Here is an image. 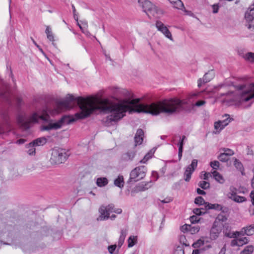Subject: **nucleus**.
<instances>
[{
	"instance_id": "a211bd4d",
	"label": "nucleus",
	"mask_w": 254,
	"mask_h": 254,
	"mask_svg": "<svg viewBox=\"0 0 254 254\" xmlns=\"http://www.w3.org/2000/svg\"><path fill=\"white\" fill-rule=\"evenodd\" d=\"M138 2L140 6L142 8L143 11L146 13L151 8L153 5L148 0H138Z\"/></svg>"
},
{
	"instance_id": "37998d69",
	"label": "nucleus",
	"mask_w": 254,
	"mask_h": 254,
	"mask_svg": "<svg viewBox=\"0 0 254 254\" xmlns=\"http://www.w3.org/2000/svg\"><path fill=\"white\" fill-rule=\"evenodd\" d=\"M190 221L192 224H196L200 221V217L196 215H193L190 217Z\"/></svg>"
},
{
	"instance_id": "f3484780",
	"label": "nucleus",
	"mask_w": 254,
	"mask_h": 254,
	"mask_svg": "<svg viewBox=\"0 0 254 254\" xmlns=\"http://www.w3.org/2000/svg\"><path fill=\"white\" fill-rule=\"evenodd\" d=\"M153 184L152 181L141 182L138 184L135 190H146L150 188L151 187L153 186Z\"/></svg>"
},
{
	"instance_id": "f704fd0d",
	"label": "nucleus",
	"mask_w": 254,
	"mask_h": 254,
	"mask_svg": "<svg viewBox=\"0 0 254 254\" xmlns=\"http://www.w3.org/2000/svg\"><path fill=\"white\" fill-rule=\"evenodd\" d=\"M187 139V137L185 135H183L180 139L177 144L178 146V149H184V145L185 144V141Z\"/></svg>"
},
{
	"instance_id": "338daca9",
	"label": "nucleus",
	"mask_w": 254,
	"mask_h": 254,
	"mask_svg": "<svg viewBox=\"0 0 254 254\" xmlns=\"http://www.w3.org/2000/svg\"><path fill=\"white\" fill-rule=\"evenodd\" d=\"M104 54L106 57L107 60H108L109 61H110V57L109 55H107L105 52H104Z\"/></svg>"
},
{
	"instance_id": "ddd939ff",
	"label": "nucleus",
	"mask_w": 254,
	"mask_h": 254,
	"mask_svg": "<svg viewBox=\"0 0 254 254\" xmlns=\"http://www.w3.org/2000/svg\"><path fill=\"white\" fill-rule=\"evenodd\" d=\"M200 226L198 224H185L181 227V230L185 233L190 232L191 234H194L199 232Z\"/></svg>"
},
{
	"instance_id": "1a4fd4ad",
	"label": "nucleus",
	"mask_w": 254,
	"mask_h": 254,
	"mask_svg": "<svg viewBox=\"0 0 254 254\" xmlns=\"http://www.w3.org/2000/svg\"><path fill=\"white\" fill-rule=\"evenodd\" d=\"M111 209V206L110 205L108 206L102 205L99 209L100 215L97 218V220L104 221L107 220L109 218Z\"/></svg>"
},
{
	"instance_id": "e2e57ef3",
	"label": "nucleus",
	"mask_w": 254,
	"mask_h": 254,
	"mask_svg": "<svg viewBox=\"0 0 254 254\" xmlns=\"http://www.w3.org/2000/svg\"><path fill=\"white\" fill-rule=\"evenodd\" d=\"M25 142V140L24 139H20L16 141V143L18 144H21L24 143Z\"/></svg>"
},
{
	"instance_id": "5fc2aeb1",
	"label": "nucleus",
	"mask_w": 254,
	"mask_h": 254,
	"mask_svg": "<svg viewBox=\"0 0 254 254\" xmlns=\"http://www.w3.org/2000/svg\"><path fill=\"white\" fill-rule=\"evenodd\" d=\"M213 8V12L214 13H216L218 12L219 10V6L218 4H215L212 5Z\"/></svg>"
},
{
	"instance_id": "09e8293b",
	"label": "nucleus",
	"mask_w": 254,
	"mask_h": 254,
	"mask_svg": "<svg viewBox=\"0 0 254 254\" xmlns=\"http://www.w3.org/2000/svg\"><path fill=\"white\" fill-rule=\"evenodd\" d=\"M173 254H185L184 250L182 247L178 246L175 250Z\"/></svg>"
},
{
	"instance_id": "423d86ee",
	"label": "nucleus",
	"mask_w": 254,
	"mask_h": 254,
	"mask_svg": "<svg viewBox=\"0 0 254 254\" xmlns=\"http://www.w3.org/2000/svg\"><path fill=\"white\" fill-rule=\"evenodd\" d=\"M254 232V226L253 225H250L246 227L243 228L240 232H235L232 233H229L227 235V237L230 238H235L237 236H239L240 235L244 236L245 235L250 236L253 235Z\"/></svg>"
},
{
	"instance_id": "72a5a7b5",
	"label": "nucleus",
	"mask_w": 254,
	"mask_h": 254,
	"mask_svg": "<svg viewBox=\"0 0 254 254\" xmlns=\"http://www.w3.org/2000/svg\"><path fill=\"white\" fill-rule=\"evenodd\" d=\"M209 209H215L217 210H221L223 212H225V210L223 209V207L220 204H208Z\"/></svg>"
},
{
	"instance_id": "39448f33",
	"label": "nucleus",
	"mask_w": 254,
	"mask_h": 254,
	"mask_svg": "<svg viewBox=\"0 0 254 254\" xmlns=\"http://www.w3.org/2000/svg\"><path fill=\"white\" fill-rule=\"evenodd\" d=\"M147 168L145 166L136 167L131 171L127 183L129 184L132 182H136L143 179L145 176Z\"/></svg>"
},
{
	"instance_id": "2eb2a0df",
	"label": "nucleus",
	"mask_w": 254,
	"mask_h": 254,
	"mask_svg": "<svg viewBox=\"0 0 254 254\" xmlns=\"http://www.w3.org/2000/svg\"><path fill=\"white\" fill-rule=\"evenodd\" d=\"M214 71L213 70L209 71L204 75L202 79L200 78L198 80V86L200 87L202 83H205L209 82L214 77Z\"/></svg>"
},
{
	"instance_id": "cd10ccee",
	"label": "nucleus",
	"mask_w": 254,
	"mask_h": 254,
	"mask_svg": "<svg viewBox=\"0 0 254 254\" xmlns=\"http://www.w3.org/2000/svg\"><path fill=\"white\" fill-rule=\"evenodd\" d=\"M208 243V241L206 240V238H202L193 243L192 246L194 248L197 249Z\"/></svg>"
},
{
	"instance_id": "c9c22d12",
	"label": "nucleus",
	"mask_w": 254,
	"mask_h": 254,
	"mask_svg": "<svg viewBox=\"0 0 254 254\" xmlns=\"http://www.w3.org/2000/svg\"><path fill=\"white\" fill-rule=\"evenodd\" d=\"M35 147V145H32V146H30V143L27 145V153L30 155H34L36 153V149Z\"/></svg>"
},
{
	"instance_id": "f257e3e1",
	"label": "nucleus",
	"mask_w": 254,
	"mask_h": 254,
	"mask_svg": "<svg viewBox=\"0 0 254 254\" xmlns=\"http://www.w3.org/2000/svg\"><path fill=\"white\" fill-rule=\"evenodd\" d=\"M76 104L80 109L79 112L73 116H64L56 122L50 121L47 125H42L41 130L48 131L60 129L64 125L88 117L96 110H99L102 115H107L106 118L103 119L106 126H110L111 123V103L109 99L105 97L103 92L86 98L75 97L72 94H68L64 99L57 102L56 109L52 112L44 109L33 113L29 117L19 115L17 118V123L23 129H27L31 124L37 123L39 120L48 122L49 113L54 115L63 110L73 108Z\"/></svg>"
},
{
	"instance_id": "680f3d73",
	"label": "nucleus",
	"mask_w": 254,
	"mask_h": 254,
	"mask_svg": "<svg viewBox=\"0 0 254 254\" xmlns=\"http://www.w3.org/2000/svg\"><path fill=\"white\" fill-rule=\"evenodd\" d=\"M233 94L232 92H227L226 93H220V96L222 97V96L228 95L229 94Z\"/></svg>"
},
{
	"instance_id": "58836bf2",
	"label": "nucleus",
	"mask_w": 254,
	"mask_h": 254,
	"mask_svg": "<svg viewBox=\"0 0 254 254\" xmlns=\"http://www.w3.org/2000/svg\"><path fill=\"white\" fill-rule=\"evenodd\" d=\"M218 159L222 162H226L229 160V156H227L224 152H221L218 156Z\"/></svg>"
},
{
	"instance_id": "e433bc0d",
	"label": "nucleus",
	"mask_w": 254,
	"mask_h": 254,
	"mask_svg": "<svg viewBox=\"0 0 254 254\" xmlns=\"http://www.w3.org/2000/svg\"><path fill=\"white\" fill-rule=\"evenodd\" d=\"M254 251V247L252 246H249L246 247L240 254H252Z\"/></svg>"
},
{
	"instance_id": "dca6fc26",
	"label": "nucleus",
	"mask_w": 254,
	"mask_h": 254,
	"mask_svg": "<svg viewBox=\"0 0 254 254\" xmlns=\"http://www.w3.org/2000/svg\"><path fill=\"white\" fill-rule=\"evenodd\" d=\"M144 135V133L142 129L139 128L137 130L134 137L135 146L142 144L143 140Z\"/></svg>"
},
{
	"instance_id": "7c9ffc66",
	"label": "nucleus",
	"mask_w": 254,
	"mask_h": 254,
	"mask_svg": "<svg viewBox=\"0 0 254 254\" xmlns=\"http://www.w3.org/2000/svg\"><path fill=\"white\" fill-rule=\"evenodd\" d=\"M137 242V237L135 236H130L127 240L128 248H131Z\"/></svg>"
},
{
	"instance_id": "5701e85b",
	"label": "nucleus",
	"mask_w": 254,
	"mask_h": 254,
	"mask_svg": "<svg viewBox=\"0 0 254 254\" xmlns=\"http://www.w3.org/2000/svg\"><path fill=\"white\" fill-rule=\"evenodd\" d=\"M127 233V232L126 230H122L121 231L120 236L118 242V244L117 245L118 249L120 250H122L121 248L124 243Z\"/></svg>"
},
{
	"instance_id": "473e14b6",
	"label": "nucleus",
	"mask_w": 254,
	"mask_h": 254,
	"mask_svg": "<svg viewBox=\"0 0 254 254\" xmlns=\"http://www.w3.org/2000/svg\"><path fill=\"white\" fill-rule=\"evenodd\" d=\"M227 220V217L223 215H219L216 218L214 222H217L218 225H221V227H223V222Z\"/></svg>"
},
{
	"instance_id": "0eeeda50",
	"label": "nucleus",
	"mask_w": 254,
	"mask_h": 254,
	"mask_svg": "<svg viewBox=\"0 0 254 254\" xmlns=\"http://www.w3.org/2000/svg\"><path fill=\"white\" fill-rule=\"evenodd\" d=\"M197 166V160L194 159L192 160L190 165L186 167L184 173V180L186 182H189L191 175L196 168Z\"/></svg>"
},
{
	"instance_id": "49530a36",
	"label": "nucleus",
	"mask_w": 254,
	"mask_h": 254,
	"mask_svg": "<svg viewBox=\"0 0 254 254\" xmlns=\"http://www.w3.org/2000/svg\"><path fill=\"white\" fill-rule=\"evenodd\" d=\"M180 242L183 245L188 247L189 246L190 244L187 243L186 237L184 235H181L180 237Z\"/></svg>"
},
{
	"instance_id": "052dcab7",
	"label": "nucleus",
	"mask_w": 254,
	"mask_h": 254,
	"mask_svg": "<svg viewBox=\"0 0 254 254\" xmlns=\"http://www.w3.org/2000/svg\"><path fill=\"white\" fill-rule=\"evenodd\" d=\"M205 246L204 248L203 249V250L206 251L212 248V246L209 244H207V243H206L205 244Z\"/></svg>"
},
{
	"instance_id": "b1692460",
	"label": "nucleus",
	"mask_w": 254,
	"mask_h": 254,
	"mask_svg": "<svg viewBox=\"0 0 254 254\" xmlns=\"http://www.w3.org/2000/svg\"><path fill=\"white\" fill-rule=\"evenodd\" d=\"M114 184L115 186L122 189L125 184L124 177L121 175H119L114 181Z\"/></svg>"
},
{
	"instance_id": "c756f323",
	"label": "nucleus",
	"mask_w": 254,
	"mask_h": 254,
	"mask_svg": "<svg viewBox=\"0 0 254 254\" xmlns=\"http://www.w3.org/2000/svg\"><path fill=\"white\" fill-rule=\"evenodd\" d=\"M155 151V149H152L150 150L147 153H146L145 154V155L144 156L143 159H142L140 161V162L141 163H143V164L146 163L149 159H150V158H151L153 157Z\"/></svg>"
},
{
	"instance_id": "393cba45",
	"label": "nucleus",
	"mask_w": 254,
	"mask_h": 254,
	"mask_svg": "<svg viewBox=\"0 0 254 254\" xmlns=\"http://www.w3.org/2000/svg\"><path fill=\"white\" fill-rule=\"evenodd\" d=\"M135 154L134 150H129L122 155V159L125 161L132 160Z\"/></svg>"
},
{
	"instance_id": "412c9836",
	"label": "nucleus",
	"mask_w": 254,
	"mask_h": 254,
	"mask_svg": "<svg viewBox=\"0 0 254 254\" xmlns=\"http://www.w3.org/2000/svg\"><path fill=\"white\" fill-rule=\"evenodd\" d=\"M76 21H77V24L79 27V28L81 29V30L82 31V32L83 33H84L85 35H86L87 36H89L90 33L87 30L88 24H87V21H80V23H79L77 19H76Z\"/></svg>"
},
{
	"instance_id": "9b49d317",
	"label": "nucleus",
	"mask_w": 254,
	"mask_h": 254,
	"mask_svg": "<svg viewBox=\"0 0 254 254\" xmlns=\"http://www.w3.org/2000/svg\"><path fill=\"white\" fill-rule=\"evenodd\" d=\"M223 227L218 225L217 222H214L210 231V239L212 240L217 239L221 233Z\"/></svg>"
},
{
	"instance_id": "79ce46f5",
	"label": "nucleus",
	"mask_w": 254,
	"mask_h": 254,
	"mask_svg": "<svg viewBox=\"0 0 254 254\" xmlns=\"http://www.w3.org/2000/svg\"><path fill=\"white\" fill-rule=\"evenodd\" d=\"M245 58L249 61L254 62V53L252 52H249L247 53L245 56Z\"/></svg>"
},
{
	"instance_id": "a18cd8bd",
	"label": "nucleus",
	"mask_w": 254,
	"mask_h": 254,
	"mask_svg": "<svg viewBox=\"0 0 254 254\" xmlns=\"http://www.w3.org/2000/svg\"><path fill=\"white\" fill-rule=\"evenodd\" d=\"M194 202L196 204L202 205L204 203V200L201 196H198L195 198Z\"/></svg>"
},
{
	"instance_id": "f03ea898",
	"label": "nucleus",
	"mask_w": 254,
	"mask_h": 254,
	"mask_svg": "<svg viewBox=\"0 0 254 254\" xmlns=\"http://www.w3.org/2000/svg\"><path fill=\"white\" fill-rule=\"evenodd\" d=\"M199 94L192 93L186 99L173 98L159 102L143 103L141 98H133L128 92L112 86V122L121 120L127 112L144 113L153 116L160 113L171 115L184 110V106L197 99Z\"/></svg>"
},
{
	"instance_id": "4d7b16f0",
	"label": "nucleus",
	"mask_w": 254,
	"mask_h": 254,
	"mask_svg": "<svg viewBox=\"0 0 254 254\" xmlns=\"http://www.w3.org/2000/svg\"><path fill=\"white\" fill-rule=\"evenodd\" d=\"M247 153L248 155H253V151L248 146H247Z\"/></svg>"
},
{
	"instance_id": "f8f14e48",
	"label": "nucleus",
	"mask_w": 254,
	"mask_h": 254,
	"mask_svg": "<svg viewBox=\"0 0 254 254\" xmlns=\"http://www.w3.org/2000/svg\"><path fill=\"white\" fill-rule=\"evenodd\" d=\"M156 27L157 30L161 32L166 37L173 40L172 34L168 28L160 21L157 20L155 23Z\"/></svg>"
},
{
	"instance_id": "6ab92c4d",
	"label": "nucleus",
	"mask_w": 254,
	"mask_h": 254,
	"mask_svg": "<svg viewBox=\"0 0 254 254\" xmlns=\"http://www.w3.org/2000/svg\"><path fill=\"white\" fill-rule=\"evenodd\" d=\"M228 196L229 198L238 203L244 202L246 200L245 197L237 195L236 191L230 192L228 194Z\"/></svg>"
},
{
	"instance_id": "bb28decb",
	"label": "nucleus",
	"mask_w": 254,
	"mask_h": 254,
	"mask_svg": "<svg viewBox=\"0 0 254 254\" xmlns=\"http://www.w3.org/2000/svg\"><path fill=\"white\" fill-rule=\"evenodd\" d=\"M234 166L239 171L241 172L242 175H244V168L242 162L238 159L235 158Z\"/></svg>"
},
{
	"instance_id": "de8ad7c7",
	"label": "nucleus",
	"mask_w": 254,
	"mask_h": 254,
	"mask_svg": "<svg viewBox=\"0 0 254 254\" xmlns=\"http://www.w3.org/2000/svg\"><path fill=\"white\" fill-rule=\"evenodd\" d=\"M202 211H204L203 209L195 208L193 209V212L194 214H195V215L199 217V216L201 215L202 214L204 213V212Z\"/></svg>"
},
{
	"instance_id": "a19ab883",
	"label": "nucleus",
	"mask_w": 254,
	"mask_h": 254,
	"mask_svg": "<svg viewBox=\"0 0 254 254\" xmlns=\"http://www.w3.org/2000/svg\"><path fill=\"white\" fill-rule=\"evenodd\" d=\"M210 177H212V173H210L206 172H202L200 176L201 179L205 181L208 180Z\"/></svg>"
},
{
	"instance_id": "13d9d810",
	"label": "nucleus",
	"mask_w": 254,
	"mask_h": 254,
	"mask_svg": "<svg viewBox=\"0 0 254 254\" xmlns=\"http://www.w3.org/2000/svg\"><path fill=\"white\" fill-rule=\"evenodd\" d=\"M250 197L251 198L252 204L254 205V191H251Z\"/></svg>"
},
{
	"instance_id": "6e6d98bb",
	"label": "nucleus",
	"mask_w": 254,
	"mask_h": 254,
	"mask_svg": "<svg viewBox=\"0 0 254 254\" xmlns=\"http://www.w3.org/2000/svg\"><path fill=\"white\" fill-rule=\"evenodd\" d=\"M183 150L182 149H178V158H179V160H181L182 157V156H183Z\"/></svg>"
},
{
	"instance_id": "4468645a",
	"label": "nucleus",
	"mask_w": 254,
	"mask_h": 254,
	"mask_svg": "<svg viewBox=\"0 0 254 254\" xmlns=\"http://www.w3.org/2000/svg\"><path fill=\"white\" fill-rule=\"evenodd\" d=\"M234 239L232 240L231 245L233 247L238 246L241 247L248 243V239L246 237H244L242 235L234 238Z\"/></svg>"
},
{
	"instance_id": "0e129e2a",
	"label": "nucleus",
	"mask_w": 254,
	"mask_h": 254,
	"mask_svg": "<svg viewBox=\"0 0 254 254\" xmlns=\"http://www.w3.org/2000/svg\"><path fill=\"white\" fill-rule=\"evenodd\" d=\"M118 249L117 244L112 245V254L114 253V251H116Z\"/></svg>"
},
{
	"instance_id": "603ef678",
	"label": "nucleus",
	"mask_w": 254,
	"mask_h": 254,
	"mask_svg": "<svg viewBox=\"0 0 254 254\" xmlns=\"http://www.w3.org/2000/svg\"><path fill=\"white\" fill-rule=\"evenodd\" d=\"M173 200L171 197H167L165 199L162 200H159L162 203H167L172 201Z\"/></svg>"
},
{
	"instance_id": "c03bdc74",
	"label": "nucleus",
	"mask_w": 254,
	"mask_h": 254,
	"mask_svg": "<svg viewBox=\"0 0 254 254\" xmlns=\"http://www.w3.org/2000/svg\"><path fill=\"white\" fill-rule=\"evenodd\" d=\"M224 153L228 156L230 157L234 154V152L231 149L227 148H223L221 149Z\"/></svg>"
},
{
	"instance_id": "774afa93",
	"label": "nucleus",
	"mask_w": 254,
	"mask_h": 254,
	"mask_svg": "<svg viewBox=\"0 0 254 254\" xmlns=\"http://www.w3.org/2000/svg\"><path fill=\"white\" fill-rule=\"evenodd\" d=\"M108 250L110 254H111V245H110V246H108Z\"/></svg>"
},
{
	"instance_id": "aec40b11",
	"label": "nucleus",
	"mask_w": 254,
	"mask_h": 254,
	"mask_svg": "<svg viewBox=\"0 0 254 254\" xmlns=\"http://www.w3.org/2000/svg\"><path fill=\"white\" fill-rule=\"evenodd\" d=\"M47 141V139L45 137H39L30 142V146H32V145H35L36 146L44 145Z\"/></svg>"
},
{
	"instance_id": "864d4df0",
	"label": "nucleus",
	"mask_w": 254,
	"mask_h": 254,
	"mask_svg": "<svg viewBox=\"0 0 254 254\" xmlns=\"http://www.w3.org/2000/svg\"><path fill=\"white\" fill-rule=\"evenodd\" d=\"M205 104V101L204 100H198L196 101L194 106L196 107H200Z\"/></svg>"
},
{
	"instance_id": "9d476101",
	"label": "nucleus",
	"mask_w": 254,
	"mask_h": 254,
	"mask_svg": "<svg viewBox=\"0 0 254 254\" xmlns=\"http://www.w3.org/2000/svg\"><path fill=\"white\" fill-rule=\"evenodd\" d=\"M146 14L150 18L153 17L159 19L163 14V11L160 8L153 4Z\"/></svg>"
},
{
	"instance_id": "a878e982",
	"label": "nucleus",
	"mask_w": 254,
	"mask_h": 254,
	"mask_svg": "<svg viewBox=\"0 0 254 254\" xmlns=\"http://www.w3.org/2000/svg\"><path fill=\"white\" fill-rule=\"evenodd\" d=\"M96 184L99 187L106 186L108 183V180L105 177H98L95 179Z\"/></svg>"
},
{
	"instance_id": "2f4dec72",
	"label": "nucleus",
	"mask_w": 254,
	"mask_h": 254,
	"mask_svg": "<svg viewBox=\"0 0 254 254\" xmlns=\"http://www.w3.org/2000/svg\"><path fill=\"white\" fill-rule=\"evenodd\" d=\"M170 2L173 4L174 7L182 9L183 7H184V3L181 0H169Z\"/></svg>"
},
{
	"instance_id": "4be33fe9",
	"label": "nucleus",
	"mask_w": 254,
	"mask_h": 254,
	"mask_svg": "<svg viewBox=\"0 0 254 254\" xmlns=\"http://www.w3.org/2000/svg\"><path fill=\"white\" fill-rule=\"evenodd\" d=\"M45 33L47 36V39L51 42H52V44L54 45V42L55 41V35L52 32V28L49 26H47L45 30Z\"/></svg>"
},
{
	"instance_id": "8fccbe9b",
	"label": "nucleus",
	"mask_w": 254,
	"mask_h": 254,
	"mask_svg": "<svg viewBox=\"0 0 254 254\" xmlns=\"http://www.w3.org/2000/svg\"><path fill=\"white\" fill-rule=\"evenodd\" d=\"M151 177L152 180L151 181H152L153 183L156 181L159 177L158 173L156 171H152L151 174Z\"/></svg>"
},
{
	"instance_id": "20e7f679",
	"label": "nucleus",
	"mask_w": 254,
	"mask_h": 254,
	"mask_svg": "<svg viewBox=\"0 0 254 254\" xmlns=\"http://www.w3.org/2000/svg\"><path fill=\"white\" fill-rule=\"evenodd\" d=\"M67 152L63 149L55 148L52 151L50 161L53 164H58L64 163L67 159Z\"/></svg>"
},
{
	"instance_id": "c85d7f7f",
	"label": "nucleus",
	"mask_w": 254,
	"mask_h": 254,
	"mask_svg": "<svg viewBox=\"0 0 254 254\" xmlns=\"http://www.w3.org/2000/svg\"><path fill=\"white\" fill-rule=\"evenodd\" d=\"M212 176L219 183L222 184L224 182V179L223 176L217 171H213L212 172Z\"/></svg>"
},
{
	"instance_id": "ea45409f",
	"label": "nucleus",
	"mask_w": 254,
	"mask_h": 254,
	"mask_svg": "<svg viewBox=\"0 0 254 254\" xmlns=\"http://www.w3.org/2000/svg\"><path fill=\"white\" fill-rule=\"evenodd\" d=\"M198 185L202 189H207L209 187V183L205 180L200 181Z\"/></svg>"
},
{
	"instance_id": "3c124183",
	"label": "nucleus",
	"mask_w": 254,
	"mask_h": 254,
	"mask_svg": "<svg viewBox=\"0 0 254 254\" xmlns=\"http://www.w3.org/2000/svg\"><path fill=\"white\" fill-rule=\"evenodd\" d=\"M116 213L117 214H121L122 212V210L120 208H117L115 206H112V213Z\"/></svg>"
},
{
	"instance_id": "69168bd1",
	"label": "nucleus",
	"mask_w": 254,
	"mask_h": 254,
	"mask_svg": "<svg viewBox=\"0 0 254 254\" xmlns=\"http://www.w3.org/2000/svg\"><path fill=\"white\" fill-rule=\"evenodd\" d=\"M200 254V250L195 249L192 251V254Z\"/></svg>"
},
{
	"instance_id": "6e6552de",
	"label": "nucleus",
	"mask_w": 254,
	"mask_h": 254,
	"mask_svg": "<svg viewBox=\"0 0 254 254\" xmlns=\"http://www.w3.org/2000/svg\"><path fill=\"white\" fill-rule=\"evenodd\" d=\"M225 116L227 117L225 119L221 121H218L214 124V133L216 134L218 133L222 130L226 126H227L229 123L231 122V119L230 118L229 115L226 114Z\"/></svg>"
},
{
	"instance_id": "7ed1b4c3",
	"label": "nucleus",
	"mask_w": 254,
	"mask_h": 254,
	"mask_svg": "<svg viewBox=\"0 0 254 254\" xmlns=\"http://www.w3.org/2000/svg\"><path fill=\"white\" fill-rule=\"evenodd\" d=\"M239 94L240 102H248L254 99V83H251L248 87L245 84L233 85Z\"/></svg>"
},
{
	"instance_id": "bf43d9fd",
	"label": "nucleus",
	"mask_w": 254,
	"mask_h": 254,
	"mask_svg": "<svg viewBox=\"0 0 254 254\" xmlns=\"http://www.w3.org/2000/svg\"><path fill=\"white\" fill-rule=\"evenodd\" d=\"M124 252L123 250H120L119 249H117L116 251H114L113 254H124Z\"/></svg>"
},
{
	"instance_id": "4c0bfd02",
	"label": "nucleus",
	"mask_w": 254,
	"mask_h": 254,
	"mask_svg": "<svg viewBox=\"0 0 254 254\" xmlns=\"http://www.w3.org/2000/svg\"><path fill=\"white\" fill-rule=\"evenodd\" d=\"M210 167L214 170V171H217L219 169L220 166V163L218 161L214 160L210 162Z\"/></svg>"
}]
</instances>
